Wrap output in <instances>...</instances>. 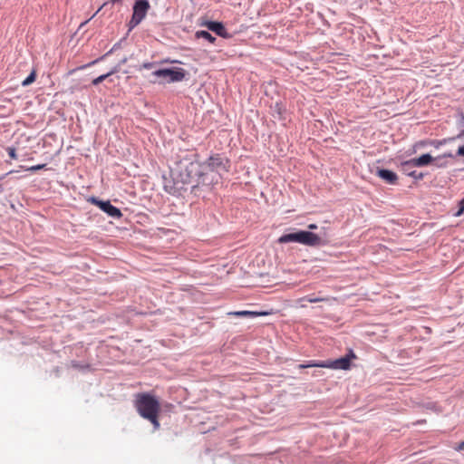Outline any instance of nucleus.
Listing matches in <instances>:
<instances>
[{
	"label": "nucleus",
	"instance_id": "a211bd4d",
	"mask_svg": "<svg viewBox=\"0 0 464 464\" xmlns=\"http://www.w3.org/2000/svg\"><path fill=\"white\" fill-rule=\"evenodd\" d=\"M321 363H322V361H320V362L312 361L306 364H299L298 368L303 369V368H310V367H319V365H316V364H321Z\"/></svg>",
	"mask_w": 464,
	"mask_h": 464
},
{
	"label": "nucleus",
	"instance_id": "a878e982",
	"mask_svg": "<svg viewBox=\"0 0 464 464\" xmlns=\"http://www.w3.org/2000/svg\"><path fill=\"white\" fill-rule=\"evenodd\" d=\"M177 63V61H172V60H169V59H166V60H163L162 62H160V63Z\"/></svg>",
	"mask_w": 464,
	"mask_h": 464
},
{
	"label": "nucleus",
	"instance_id": "c85d7f7f",
	"mask_svg": "<svg viewBox=\"0 0 464 464\" xmlns=\"http://www.w3.org/2000/svg\"><path fill=\"white\" fill-rule=\"evenodd\" d=\"M299 304H300V307H302V308L305 307L304 301H301Z\"/></svg>",
	"mask_w": 464,
	"mask_h": 464
},
{
	"label": "nucleus",
	"instance_id": "c756f323",
	"mask_svg": "<svg viewBox=\"0 0 464 464\" xmlns=\"http://www.w3.org/2000/svg\"><path fill=\"white\" fill-rule=\"evenodd\" d=\"M112 1L115 3V2H120L121 0H112Z\"/></svg>",
	"mask_w": 464,
	"mask_h": 464
},
{
	"label": "nucleus",
	"instance_id": "412c9836",
	"mask_svg": "<svg viewBox=\"0 0 464 464\" xmlns=\"http://www.w3.org/2000/svg\"><path fill=\"white\" fill-rule=\"evenodd\" d=\"M45 168V164H39V165H35V166H32L30 168L27 169V170L29 171H36V170H39V169H43Z\"/></svg>",
	"mask_w": 464,
	"mask_h": 464
},
{
	"label": "nucleus",
	"instance_id": "f257e3e1",
	"mask_svg": "<svg viewBox=\"0 0 464 464\" xmlns=\"http://www.w3.org/2000/svg\"><path fill=\"white\" fill-rule=\"evenodd\" d=\"M134 406L138 413L143 419L153 414H160V404L159 401L155 396L146 392L136 394Z\"/></svg>",
	"mask_w": 464,
	"mask_h": 464
},
{
	"label": "nucleus",
	"instance_id": "b1692460",
	"mask_svg": "<svg viewBox=\"0 0 464 464\" xmlns=\"http://www.w3.org/2000/svg\"><path fill=\"white\" fill-rule=\"evenodd\" d=\"M457 155L464 157V145L458 148Z\"/></svg>",
	"mask_w": 464,
	"mask_h": 464
},
{
	"label": "nucleus",
	"instance_id": "aec40b11",
	"mask_svg": "<svg viewBox=\"0 0 464 464\" xmlns=\"http://www.w3.org/2000/svg\"><path fill=\"white\" fill-rule=\"evenodd\" d=\"M7 152H8V155L9 157L12 159V160H16L17 159V154H16V150L13 147H8L6 149Z\"/></svg>",
	"mask_w": 464,
	"mask_h": 464
},
{
	"label": "nucleus",
	"instance_id": "f8f14e48",
	"mask_svg": "<svg viewBox=\"0 0 464 464\" xmlns=\"http://www.w3.org/2000/svg\"><path fill=\"white\" fill-rule=\"evenodd\" d=\"M300 239H301L300 231H298L295 233H289V234H285V235L281 236L278 238V242L281 244H285V243H289V242L300 243Z\"/></svg>",
	"mask_w": 464,
	"mask_h": 464
},
{
	"label": "nucleus",
	"instance_id": "f03ea898",
	"mask_svg": "<svg viewBox=\"0 0 464 464\" xmlns=\"http://www.w3.org/2000/svg\"><path fill=\"white\" fill-rule=\"evenodd\" d=\"M354 359H356V355L353 350H350L349 353L342 358L336 360L322 361V363L318 365L320 368L349 370L351 368V362Z\"/></svg>",
	"mask_w": 464,
	"mask_h": 464
},
{
	"label": "nucleus",
	"instance_id": "2eb2a0df",
	"mask_svg": "<svg viewBox=\"0 0 464 464\" xmlns=\"http://www.w3.org/2000/svg\"><path fill=\"white\" fill-rule=\"evenodd\" d=\"M116 72H117V70L113 69V70H111V72H107L105 74L100 75L99 77H97V78L92 80V84L93 85H98L99 83L102 82L104 80H106L109 76L112 75Z\"/></svg>",
	"mask_w": 464,
	"mask_h": 464
},
{
	"label": "nucleus",
	"instance_id": "5701e85b",
	"mask_svg": "<svg viewBox=\"0 0 464 464\" xmlns=\"http://www.w3.org/2000/svg\"><path fill=\"white\" fill-rule=\"evenodd\" d=\"M154 65H155L154 63H142L140 68H142V69H151V68L154 67Z\"/></svg>",
	"mask_w": 464,
	"mask_h": 464
},
{
	"label": "nucleus",
	"instance_id": "393cba45",
	"mask_svg": "<svg viewBox=\"0 0 464 464\" xmlns=\"http://www.w3.org/2000/svg\"><path fill=\"white\" fill-rule=\"evenodd\" d=\"M456 450H464V440L462 442H460L457 447H456Z\"/></svg>",
	"mask_w": 464,
	"mask_h": 464
},
{
	"label": "nucleus",
	"instance_id": "7ed1b4c3",
	"mask_svg": "<svg viewBox=\"0 0 464 464\" xmlns=\"http://www.w3.org/2000/svg\"><path fill=\"white\" fill-rule=\"evenodd\" d=\"M150 9L147 0H138L133 6V14L129 23L130 29L136 27L146 16Z\"/></svg>",
	"mask_w": 464,
	"mask_h": 464
},
{
	"label": "nucleus",
	"instance_id": "dca6fc26",
	"mask_svg": "<svg viewBox=\"0 0 464 464\" xmlns=\"http://www.w3.org/2000/svg\"><path fill=\"white\" fill-rule=\"evenodd\" d=\"M35 78H36V70H33L31 72V73L29 74L28 77H26L23 82H22V85L23 86H28L30 84H32L34 81H35Z\"/></svg>",
	"mask_w": 464,
	"mask_h": 464
},
{
	"label": "nucleus",
	"instance_id": "cd10ccee",
	"mask_svg": "<svg viewBox=\"0 0 464 464\" xmlns=\"http://www.w3.org/2000/svg\"><path fill=\"white\" fill-rule=\"evenodd\" d=\"M299 304H300V307H302V308L305 307L304 301H301Z\"/></svg>",
	"mask_w": 464,
	"mask_h": 464
},
{
	"label": "nucleus",
	"instance_id": "ddd939ff",
	"mask_svg": "<svg viewBox=\"0 0 464 464\" xmlns=\"http://www.w3.org/2000/svg\"><path fill=\"white\" fill-rule=\"evenodd\" d=\"M331 298L327 296H314V295L304 296L296 300V303L301 301H308L310 303L328 302Z\"/></svg>",
	"mask_w": 464,
	"mask_h": 464
},
{
	"label": "nucleus",
	"instance_id": "20e7f679",
	"mask_svg": "<svg viewBox=\"0 0 464 464\" xmlns=\"http://www.w3.org/2000/svg\"><path fill=\"white\" fill-rule=\"evenodd\" d=\"M156 77L169 78V82H181L186 75V72L182 68H168L159 69L153 72Z\"/></svg>",
	"mask_w": 464,
	"mask_h": 464
},
{
	"label": "nucleus",
	"instance_id": "9b49d317",
	"mask_svg": "<svg viewBox=\"0 0 464 464\" xmlns=\"http://www.w3.org/2000/svg\"><path fill=\"white\" fill-rule=\"evenodd\" d=\"M377 176L385 180L388 184H395L398 179L396 173L389 169H378Z\"/></svg>",
	"mask_w": 464,
	"mask_h": 464
},
{
	"label": "nucleus",
	"instance_id": "1a4fd4ad",
	"mask_svg": "<svg viewBox=\"0 0 464 464\" xmlns=\"http://www.w3.org/2000/svg\"><path fill=\"white\" fill-rule=\"evenodd\" d=\"M437 158H433L430 154H423L419 158H413L404 162V165H410L411 167H423L432 163Z\"/></svg>",
	"mask_w": 464,
	"mask_h": 464
},
{
	"label": "nucleus",
	"instance_id": "9d476101",
	"mask_svg": "<svg viewBox=\"0 0 464 464\" xmlns=\"http://www.w3.org/2000/svg\"><path fill=\"white\" fill-rule=\"evenodd\" d=\"M274 311H236L231 312L229 314L237 316V317H245V316H250V317H257V316H266L273 314Z\"/></svg>",
	"mask_w": 464,
	"mask_h": 464
},
{
	"label": "nucleus",
	"instance_id": "f3484780",
	"mask_svg": "<svg viewBox=\"0 0 464 464\" xmlns=\"http://www.w3.org/2000/svg\"><path fill=\"white\" fill-rule=\"evenodd\" d=\"M159 415L160 414H153L151 416H147V418L145 419L150 421L155 430H159L160 426L159 421Z\"/></svg>",
	"mask_w": 464,
	"mask_h": 464
},
{
	"label": "nucleus",
	"instance_id": "423d86ee",
	"mask_svg": "<svg viewBox=\"0 0 464 464\" xmlns=\"http://www.w3.org/2000/svg\"><path fill=\"white\" fill-rule=\"evenodd\" d=\"M92 201L96 206H98L102 211L107 213L110 217L114 218H121V216H122L121 211L118 208L112 206L110 201H102V200H98L94 198H92Z\"/></svg>",
	"mask_w": 464,
	"mask_h": 464
},
{
	"label": "nucleus",
	"instance_id": "39448f33",
	"mask_svg": "<svg viewBox=\"0 0 464 464\" xmlns=\"http://www.w3.org/2000/svg\"><path fill=\"white\" fill-rule=\"evenodd\" d=\"M229 161L228 160L223 158L219 154L213 155L209 157L207 161L205 162V165L207 168H208L211 171H225L227 172L229 169Z\"/></svg>",
	"mask_w": 464,
	"mask_h": 464
},
{
	"label": "nucleus",
	"instance_id": "4be33fe9",
	"mask_svg": "<svg viewBox=\"0 0 464 464\" xmlns=\"http://www.w3.org/2000/svg\"><path fill=\"white\" fill-rule=\"evenodd\" d=\"M463 212H464V198L459 201V208L458 212L456 213V216L459 217V216L462 215Z\"/></svg>",
	"mask_w": 464,
	"mask_h": 464
},
{
	"label": "nucleus",
	"instance_id": "6ab92c4d",
	"mask_svg": "<svg viewBox=\"0 0 464 464\" xmlns=\"http://www.w3.org/2000/svg\"><path fill=\"white\" fill-rule=\"evenodd\" d=\"M187 170L188 171V178H190V173L198 171V164L195 162H190L187 167Z\"/></svg>",
	"mask_w": 464,
	"mask_h": 464
},
{
	"label": "nucleus",
	"instance_id": "bb28decb",
	"mask_svg": "<svg viewBox=\"0 0 464 464\" xmlns=\"http://www.w3.org/2000/svg\"><path fill=\"white\" fill-rule=\"evenodd\" d=\"M308 228L311 230H314V229L317 228V226L315 224H310V225H308Z\"/></svg>",
	"mask_w": 464,
	"mask_h": 464
},
{
	"label": "nucleus",
	"instance_id": "4468645a",
	"mask_svg": "<svg viewBox=\"0 0 464 464\" xmlns=\"http://www.w3.org/2000/svg\"><path fill=\"white\" fill-rule=\"evenodd\" d=\"M195 35L197 38H203L211 44H214L216 41V38L214 36H212V34L210 33H208V31H198V32H196Z\"/></svg>",
	"mask_w": 464,
	"mask_h": 464
},
{
	"label": "nucleus",
	"instance_id": "6e6552de",
	"mask_svg": "<svg viewBox=\"0 0 464 464\" xmlns=\"http://www.w3.org/2000/svg\"><path fill=\"white\" fill-rule=\"evenodd\" d=\"M203 25L223 38L230 37L224 24L220 22L208 21L204 23Z\"/></svg>",
	"mask_w": 464,
	"mask_h": 464
},
{
	"label": "nucleus",
	"instance_id": "0eeeda50",
	"mask_svg": "<svg viewBox=\"0 0 464 464\" xmlns=\"http://www.w3.org/2000/svg\"><path fill=\"white\" fill-rule=\"evenodd\" d=\"M300 244L309 246H319L322 243L320 237L310 231H300Z\"/></svg>",
	"mask_w": 464,
	"mask_h": 464
}]
</instances>
